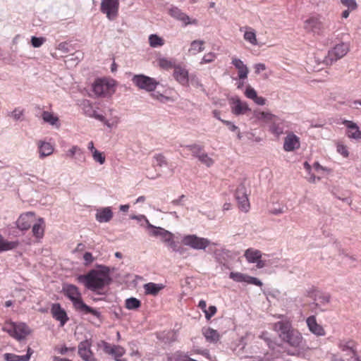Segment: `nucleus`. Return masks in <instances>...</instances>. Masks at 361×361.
I'll list each match as a JSON object with an SVG mask.
<instances>
[{"instance_id": "nucleus-1", "label": "nucleus", "mask_w": 361, "mask_h": 361, "mask_svg": "<svg viewBox=\"0 0 361 361\" xmlns=\"http://www.w3.org/2000/svg\"><path fill=\"white\" fill-rule=\"evenodd\" d=\"M78 282L92 290L97 291L108 285L111 281L109 269L103 267L101 269L90 270L87 274L79 275L77 278Z\"/></svg>"}, {"instance_id": "nucleus-2", "label": "nucleus", "mask_w": 361, "mask_h": 361, "mask_svg": "<svg viewBox=\"0 0 361 361\" xmlns=\"http://www.w3.org/2000/svg\"><path fill=\"white\" fill-rule=\"evenodd\" d=\"M61 292L72 302L73 306L76 311L85 314H91L97 318L100 317L101 314L99 312L89 307L83 302L82 294L76 286L64 283L63 284Z\"/></svg>"}, {"instance_id": "nucleus-3", "label": "nucleus", "mask_w": 361, "mask_h": 361, "mask_svg": "<svg viewBox=\"0 0 361 361\" xmlns=\"http://www.w3.org/2000/svg\"><path fill=\"white\" fill-rule=\"evenodd\" d=\"M304 29L308 33L322 36L325 31V25L322 21V16L319 13H311L304 20Z\"/></svg>"}, {"instance_id": "nucleus-4", "label": "nucleus", "mask_w": 361, "mask_h": 361, "mask_svg": "<svg viewBox=\"0 0 361 361\" xmlns=\"http://www.w3.org/2000/svg\"><path fill=\"white\" fill-rule=\"evenodd\" d=\"M92 90L97 97H111L116 91V82L108 78H98L92 85Z\"/></svg>"}, {"instance_id": "nucleus-5", "label": "nucleus", "mask_w": 361, "mask_h": 361, "mask_svg": "<svg viewBox=\"0 0 361 361\" xmlns=\"http://www.w3.org/2000/svg\"><path fill=\"white\" fill-rule=\"evenodd\" d=\"M3 331L18 341L25 339L30 334V329L25 323L6 322Z\"/></svg>"}, {"instance_id": "nucleus-6", "label": "nucleus", "mask_w": 361, "mask_h": 361, "mask_svg": "<svg viewBox=\"0 0 361 361\" xmlns=\"http://www.w3.org/2000/svg\"><path fill=\"white\" fill-rule=\"evenodd\" d=\"M349 44L345 42H341L336 44L331 49H330L327 55L324 57L323 62L326 66H331L334 62L343 58L349 51Z\"/></svg>"}, {"instance_id": "nucleus-7", "label": "nucleus", "mask_w": 361, "mask_h": 361, "mask_svg": "<svg viewBox=\"0 0 361 361\" xmlns=\"http://www.w3.org/2000/svg\"><path fill=\"white\" fill-rule=\"evenodd\" d=\"M255 117L259 121H262L266 123L270 124V130L272 133L279 136L283 133V130L279 127V123H277L279 118L274 114L269 112L258 111L254 112Z\"/></svg>"}, {"instance_id": "nucleus-8", "label": "nucleus", "mask_w": 361, "mask_h": 361, "mask_svg": "<svg viewBox=\"0 0 361 361\" xmlns=\"http://www.w3.org/2000/svg\"><path fill=\"white\" fill-rule=\"evenodd\" d=\"M182 243L194 250H204L209 245L210 241L196 235H186L183 238Z\"/></svg>"}, {"instance_id": "nucleus-9", "label": "nucleus", "mask_w": 361, "mask_h": 361, "mask_svg": "<svg viewBox=\"0 0 361 361\" xmlns=\"http://www.w3.org/2000/svg\"><path fill=\"white\" fill-rule=\"evenodd\" d=\"M132 81L139 89L145 90L148 92L154 91L159 84L155 79L142 74L135 75Z\"/></svg>"}, {"instance_id": "nucleus-10", "label": "nucleus", "mask_w": 361, "mask_h": 361, "mask_svg": "<svg viewBox=\"0 0 361 361\" xmlns=\"http://www.w3.org/2000/svg\"><path fill=\"white\" fill-rule=\"evenodd\" d=\"M119 0H102L100 11L110 20H115L118 15Z\"/></svg>"}, {"instance_id": "nucleus-11", "label": "nucleus", "mask_w": 361, "mask_h": 361, "mask_svg": "<svg viewBox=\"0 0 361 361\" xmlns=\"http://www.w3.org/2000/svg\"><path fill=\"white\" fill-rule=\"evenodd\" d=\"M310 349L302 334L298 331L295 333V356L305 357Z\"/></svg>"}, {"instance_id": "nucleus-12", "label": "nucleus", "mask_w": 361, "mask_h": 361, "mask_svg": "<svg viewBox=\"0 0 361 361\" xmlns=\"http://www.w3.org/2000/svg\"><path fill=\"white\" fill-rule=\"evenodd\" d=\"M229 104L231 105V112L235 116L245 114L250 111L247 102L241 101L237 97L231 98L229 99Z\"/></svg>"}, {"instance_id": "nucleus-13", "label": "nucleus", "mask_w": 361, "mask_h": 361, "mask_svg": "<svg viewBox=\"0 0 361 361\" xmlns=\"http://www.w3.org/2000/svg\"><path fill=\"white\" fill-rule=\"evenodd\" d=\"M36 221L35 214L29 212L21 214L16 221L17 227L21 231L28 230Z\"/></svg>"}, {"instance_id": "nucleus-14", "label": "nucleus", "mask_w": 361, "mask_h": 361, "mask_svg": "<svg viewBox=\"0 0 361 361\" xmlns=\"http://www.w3.org/2000/svg\"><path fill=\"white\" fill-rule=\"evenodd\" d=\"M342 123L346 127V135L350 139L361 142V130L357 124L352 121L343 120Z\"/></svg>"}, {"instance_id": "nucleus-15", "label": "nucleus", "mask_w": 361, "mask_h": 361, "mask_svg": "<svg viewBox=\"0 0 361 361\" xmlns=\"http://www.w3.org/2000/svg\"><path fill=\"white\" fill-rule=\"evenodd\" d=\"M235 197L238 201L239 209L244 212H248L250 205L246 193V190L243 186L237 188Z\"/></svg>"}, {"instance_id": "nucleus-16", "label": "nucleus", "mask_w": 361, "mask_h": 361, "mask_svg": "<svg viewBox=\"0 0 361 361\" xmlns=\"http://www.w3.org/2000/svg\"><path fill=\"white\" fill-rule=\"evenodd\" d=\"M306 324L309 331L316 336H324L326 331L324 327L317 323L316 316L311 315L306 320Z\"/></svg>"}, {"instance_id": "nucleus-17", "label": "nucleus", "mask_w": 361, "mask_h": 361, "mask_svg": "<svg viewBox=\"0 0 361 361\" xmlns=\"http://www.w3.org/2000/svg\"><path fill=\"white\" fill-rule=\"evenodd\" d=\"M173 76L181 85H189L188 71L185 67L176 65L173 69Z\"/></svg>"}, {"instance_id": "nucleus-18", "label": "nucleus", "mask_w": 361, "mask_h": 361, "mask_svg": "<svg viewBox=\"0 0 361 361\" xmlns=\"http://www.w3.org/2000/svg\"><path fill=\"white\" fill-rule=\"evenodd\" d=\"M51 312L52 314L53 317L60 322L61 326H64V324L68 320V317L66 311L61 307L59 303L53 304L51 309Z\"/></svg>"}, {"instance_id": "nucleus-19", "label": "nucleus", "mask_w": 361, "mask_h": 361, "mask_svg": "<svg viewBox=\"0 0 361 361\" xmlns=\"http://www.w3.org/2000/svg\"><path fill=\"white\" fill-rule=\"evenodd\" d=\"M91 347L92 341L90 339L81 341L78 344V355L83 361L94 355V353L91 350Z\"/></svg>"}, {"instance_id": "nucleus-20", "label": "nucleus", "mask_w": 361, "mask_h": 361, "mask_svg": "<svg viewBox=\"0 0 361 361\" xmlns=\"http://www.w3.org/2000/svg\"><path fill=\"white\" fill-rule=\"evenodd\" d=\"M231 63L238 70V78L240 80H245L247 78L249 69L243 61L236 57H232Z\"/></svg>"}, {"instance_id": "nucleus-21", "label": "nucleus", "mask_w": 361, "mask_h": 361, "mask_svg": "<svg viewBox=\"0 0 361 361\" xmlns=\"http://www.w3.org/2000/svg\"><path fill=\"white\" fill-rule=\"evenodd\" d=\"M45 223L42 218H39L37 221H35L32 224V234L37 238L41 239L44 234Z\"/></svg>"}, {"instance_id": "nucleus-22", "label": "nucleus", "mask_w": 361, "mask_h": 361, "mask_svg": "<svg viewBox=\"0 0 361 361\" xmlns=\"http://www.w3.org/2000/svg\"><path fill=\"white\" fill-rule=\"evenodd\" d=\"M244 30V39L252 45L257 44V39L256 36V32L254 29L251 27H242L240 28V31L243 32Z\"/></svg>"}, {"instance_id": "nucleus-23", "label": "nucleus", "mask_w": 361, "mask_h": 361, "mask_svg": "<svg viewBox=\"0 0 361 361\" xmlns=\"http://www.w3.org/2000/svg\"><path fill=\"white\" fill-rule=\"evenodd\" d=\"M32 354V350L30 348L27 349V353L25 355H18L13 353H5L4 358L6 361H29Z\"/></svg>"}, {"instance_id": "nucleus-24", "label": "nucleus", "mask_w": 361, "mask_h": 361, "mask_svg": "<svg viewBox=\"0 0 361 361\" xmlns=\"http://www.w3.org/2000/svg\"><path fill=\"white\" fill-rule=\"evenodd\" d=\"M244 257L249 263H255L256 261H259V259L262 258V252L254 248H248L245 250Z\"/></svg>"}, {"instance_id": "nucleus-25", "label": "nucleus", "mask_w": 361, "mask_h": 361, "mask_svg": "<svg viewBox=\"0 0 361 361\" xmlns=\"http://www.w3.org/2000/svg\"><path fill=\"white\" fill-rule=\"evenodd\" d=\"M113 217V213L109 207H105L97 211L96 214V219L100 222H108Z\"/></svg>"}, {"instance_id": "nucleus-26", "label": "nucleus", "mask_w": 361, "mask_h": 361, "mask_svg": "<svg viewBox=\"0 0 361 361\" xmlns=\"http://www.w3.org/2000/svg\"><path fill=\"white\" fill-rule=\"evenodd\" d=\"M39 152L41 158L51 155L54 152L53 146L46 142L39 141L38 142Z\"/></svg>"}, {"instance_id": "nucleus-27", "label": "nucleus", "mask_w": 361, "mask_h": 361, "mask_svg": "<svg viewBox=\"0 0 361 361\" xmlns=\"http://www.w3.org/2000/svg\"><path fill=\"white\" fill-rule=\"evenodd\" d=\"M164 288V286L163 284L152 282L144 285L145 293L152 295H157Z\"/></svg>"}, {"instance_id": "nucleus-28", "label": "nucleus", "mask_w": 361, "mask_h": 361, "mask_svg": "<svg viewBox=\"0 0 361 361\" xmlns=\"http://www.w3.org/2000/svg\"><path fill=\"white\" fill-rule=\"evenodd\" d=\"M18 241H8L0 234V253L11 250L16 248L18 246Z\"/></svg>"}, {"instance_id": "nucleus-29", "label": "nucleus", "mask_w": 361, "mask_h": 361, "mask_svg": "<svg viewBox=\"0 0 361 361\" xmlns=\"http://www.w3.org/2000/svg\"><path fill=\"white\" fill-rule=\"evenodd\" d=\"M152 227V235L154 236H161L164 241L170 242L173 239V235L170 232L161 228Z\"/></svg>"}, {"instance_id": "nucleus-30", "label": "nucleus", "mask_w": 361, "mask_h": 361, "mask_svg": "<svg viewBox=\"0 0 361 361\" xmlns=\"http://www.w3.org/2000/svg\"><path fill=\"white\" fill-rule=\"evenodd\" d=\"M353 343V341L352 340H340L338 343V346L343 352L350 351L352 353L353 356H355L356 350L354 348Z\"/></svg>"}, {"instance_id": "nucleus-31", "label": "nucleus", "mask_w": 361, "mask_h": 361, "mask_svg": "<svg viewBox=\"0 0 361 361\" xmlns=\"http://www.w3.org/2000/svg\"><path fill=\"white\" fill-rule=\"evenodd\" d=\"M126 350L121 345H113L109 355L114 357L116 361H126L121 357L125 354Z\"/></svg>"}, {"instance_id": "nucleus-32", "label": "nucleus", "mask_w": 361, "mask_h": 361, "mask_svg": "<svg viewBox=\"0 0 361 361\" xmlns=\"http://www.w3.org/2000/svg\"><path fill=\"white\" fill-rule=\"evenodd\" d=\"M204 42L203 40H194L190 43L188 52L191 55H196L204 50Z\"/></svg>"}, {"instance_id": "nucleus-33", "label": "nucleus", "mask_w": 361, "mask_h": 361, "mask_svg": "<svg viewBox=\"0 0 361 361\" xmlns=\"http://www.w3.org/2000/svg\"><path fill=\"white\" fill-rule=\"evenodd\" d=\"M314 300L317 301L313 303L316 307L325 306L330 302L331 295L327 293H321L316 296Z\"/></svg>"}, {"instance_id": "nucleus-34", "label": "nucleus", "mask_w": 361, "mask_h": 361, "mask_svg": "<svg viewBox=\"0 0 361 361\" xmlns=\"http://www.w3.org/2000/svg\"><path fill=\"white\" fill-rule=\"evenodd\" d=\"M157 61L159 67L164 70L174 69L175 66H176L174 61L168 58L160 57L157 59Z\"/></svg>"}, {"instance_id": "nucleus-35", "label": "nucleus", "mask_w": 361, "mask_h": 361, "mask_svg": "<svg viewBox=\"0 0 361 361\" xmlns=\"http://www.w3.org/2000/svg\"><path fill=\"white\" fill-rule=\"evenodd\" d=\"M203 334L207 341L216 343L220 338V335L216 330L212 328H207L204 330Z\"/></svg>"}, {"instance_id": "nucleus-36", "label": "nucleus", "mask_w": 361, "mask_h": 361, "mask_svg": "<svg viewBox=\"0 0 361 361\" xmlns=\"http://www.w3.org/2000/svg\"><path fill=\"white\" fill-rule=\"evenodd\" d=\"M42 119L44 122L49 123L51 126H59V118L54 116L53 113L44 111L42 114Z\"/></svg>"}, {"instance_id": "nucleus-37", "label": "nucleus", "mask_w": 361, "mask_h": 361, "mask_svg": "<svg viewBox=\"0 0 361 361\" xmlns=\"http://www.w3.org/2000/svg\"><path fill=\"white\" fill-rule=\"evenodd\" d=\"M280 329H281V333L280 334V337L281 339L290 345H293V333L290 331H286V328L283 326L282 324H279Z\"/></svg>"}, {"instance_id": "nucleus-38", "label": "nucleus", "mask_w": 361, "mask_h": 361, "mask_svg": "<svg viewBox=\"0 0 361 361\" xmlns=\"http://www.w3.org/2000/svg\"><path fill=\"white\" fill-rule=\"evenodd\" d=\"M149 43L152 47H161L164 44V40L159 36L152 34L149 36Z\"/></svg>"}, {"instance_id": "nucleus-39", "label": "nucleus", "mask_w": 361, "mask_h": 361, "mask_svg": "<svg viewBox=\"0 0 361 361\" xmlns=\"http://www.w3.org/2000/svg\"><path fill=\"white\" fill-rule=\"evenodd\" d=\"M303 167L305 169L307 176L306 178L309 182L314 183L316 180H319V177H316V176L312 173V166L309 164L307 161H305L303 163Z\"/></svg>"}, {"instance_id": "nucleus-40", "label": "nucleus", "mask_w": 361, "mask_h": 361, "mask_svg": "<svg viewBox=\"0 0 361 361\" xmlns=\"http://www.w3.org/2000/svg\"><path fill=\"white\" fill-rule=\"evenodd\" d=\"M141 302L135 298H130L126 300V307L128 310H135L140 307Z\"/></svg>"}, {"instance_id": "nucleus-41", "label": "nucleus", "mask_w": 361, "mask_h": 361, "mask_svg": "<svg viewBox=\"0 0 361 361\" xmlns=\"http://www.w3.org/2000/svg\"><path fill=\"white\" fill-rule=\"evenodd\" d=\"M153 158L154 159V166L161 167L163 166L167 165L166 159L163 154H155Z\"/></svg>"}, {"instance_id": "nucleus-42", "label": "nucleus", "mask_w": 361, "mask_h": 361, "mask_svg": "<svg viewBox=\"0 0 361 361\" xmlns=\"http://www.w3.org/2000/svg\"><path fill=\"white\" fill-rule=\"evenodd\" d=\"M112 345L111 344L107 343L106 341H99L97 343V346L98 348H101L103 350V351L107 354V355H109L110 352H111V349L112 348Z\"/></svg>"}, {"instance_id": "nucleus-43", "label": "nucleus", "mask_w": 361, "mask_h": 361, "mask_svg": "<svg viewBox=\"0 0 361 361\" xmlns=\"http://www.w3.org/2000/svg\"><path fill=\"white\" fill-rule=\"evenodd\" d=\"M185 147L190 150L192 155L196 157H198V156H200L201 154L200 152H202L203 147L200 145H187L185 146Z\"/></svg>"}, {"instance_id": "nucleus-44", "label": "nucleus", "mask_w": 361, "mask_h": 361, "mask_svg": "<svg viewBox=\"0 0 361 361\" xmlns=\"http://www.w3.org/2000/svg\"><path fill=\"white\" fill-rule=\"evenodd\" d=\"M246 276L240 272H231L229 274V277L236 282H245Z\"/></svg>"}, {"instance_id": "nucleus-45", "label": "nucleus", "mask_w": 361, "mask_h": 361, "mask_svg": "<svg viewBox=\"0 0 361 361\" xmlns=\"http://www.w3.org/2000/svg\"><path fill=\"white\" fill-rule=\"evenodd\" d=\"M188 357L181 352H176L169 358V361H187Z\"/></svg>"}, {"instance_id": "nucleus-46", "label": "nucleus", "mask_w": 361, "mask_h": 361, "mask_svg": "<svg viewBox=\"0 0 361 361\" xmlns=\"http://www.w3.org/2000/svg\"><path fill=\"white\" fill-rule=\"evenodd\" d=\"M197 158L202 163L204 164L207 166H211L214 164L213 159L210 158L206 153H201V154L198 156Z\"/></svg>"}, {"instance_id": "nucleus-47", "label": "nucleus", "mask_w": 361, "mask_h": 361, "mask_svg": "<svg viewBox=\"0 0 361 361\" xmlns=\"http://www.w3.org/2000/svg\"><path fill=\"white\" fill-rule=\"evenodd\" d=\"M284 149L286 151H292L293 150V135L289 134L286 138L284 142Z\"/></svg>"}, {"instance_id": "nucleus-48", "label": "nucleus", "mask_w": 361, "mask_h": 361, "mask_svg": "<svg viewBox=\"0 0 361 361\" xmlns=\"http://www.w3.org/2000/svg\"><path fill=\"white\" fill-rule=\"evenodd\" d=\"M24 109L16 108L13 111L8 114V116L12 117L15 120H18L23 115Z\"/></svg>"}, {"instance_id": "nucleus-49", "label": "nucleus", "mask_w": 361, "mask_h": 361, "mask_svg": "<svg viewBox=\"0 0 361 361\" xmlns=\"http://www.w3.org/2000/svg\"><path fill=\"white\" fill-rule=\"evenodd\" d=\"M216 57V56L214 53L209 52V53L204 54V56H203V58L202 59V60L200 61V63L204 64V63H209L213 62L215 60Z\"/></svg>"}, {"instance_id": "nucleus-50", "label": "nucleus", "mask_w": 361, "mask_h": 361, "mask_svg": "<svg viewBox=\"0 0 361 361\" xmlns=\"http://www.w3.org/2000/svg\"><path fill=\"white\" fill-rule=\"evenodd\" d=\"M337 152L343 157L347 158L349 156V152L347 146L343 144L338 143L336 146Z\"/></svg>"}, {"instance_id": "nucleus-51", "label": "nucleus", "mask_w": 361, "mask_h": 361, "mask_svg": "<svg viewBox=\"0 0 361 361\" xmlns=\"http://www.w3.org/2000/svg\"><path fill=\"white\" fill-rule=\"evenodd\" d=\"M341 3L350 10H356L357 4L355 0H341Z\"/></svg>"}, {"instance_id": "nucleus-52", "label": "nucleus", "mask_w": 361, "mask_h": 361, "mask_svg": "<svg viewBox=\"0 0 361 361\" xmlns=\"http://www.w3.org/2000/svg\"><path fill=\"white\" fill-rule=\"evenodd\" d=\"M92 157L94 160L97 162H99L100 164H103L105 162V156L102 152H100L98 150L94 151Z\"/></svg>"}, {"instance_id": "nucleus-53", "label": "nucleus", "mask_w": 361, "mask_h": 361, "mask_svg": "<svg viewBox=\"0 0 361 361\" xmlns=\"http://www.w3.org/2000/svg\"><path fill=\"white\" fill-rule=\"evenodd\" d=\"M45 41L46 39L44 37H32L31 39L32 45L35 48L41 47Z\"/></svg>"}, {"instance_id": "nucleus-54", "label": "nucleus", "mask_w": 361, "mask_h": 361, "mask_svg": "<svg viewBox=\"0 0 361 361\" xmlns=\"http://www.w3.org/2000/svg\"><path fill=\"white\" fill-rule=\"evenodd\" d=\"M245 95L246 97L253 100L255 97H257V94L254 88L248 86L245 91Z\"/></svg>"}, {"instance_id": "nucleus-55", "label": "nucleus", "mask_w": 361, "mask_h": 361, "mask_svg": "<svg viewBox=\"0 0 361 361\" xmlns=\"http://www.w3.org/2000/svg\"><path fill=\"white\" fill-rule=\"evenodd\" d=\"M247 283L253 284L257 286H262V283L257 279L253 276H246L245 281Z\"/></svg>"}, {"instance_id": "nucleus-56", "label": "nucleus", "mask_w": 361, "mask_h": 361, "mask_svg": "<svg viewBox=\"0 0 361 361\" xmlns=\"http://www.w3.org/2000/svg\"><path fill=\"white\" fill-rule=\"evenodd\" d=\"M178 20L183 22L185 25L189 24H197V20L194 19L190 21V17L185 13H183V14L180 17Z\"/></svg>"}, {"instance_id": "nucleus-57", "label": "nucleus", "mask_w": 361, "mask_h": 361, "mask_svg": "<svg viewBox=\"0 0 361 361\" xmlns=\"http://www.w3.org/2000/svg\"><path fill=\"white\" fill-rule=\"evenodd\" d=\"M317 293L318 291L317 290V288L314 286H312L311 287L308 288V289L306 290L307 295L311 298H313L314 300L318 295Z\"/></svg>"}, {"instance_id": "nucleus-58", "label": "nucleus", "mask_w": 361, "mask_h": 361, "mask_svg": "<svg viewBox=\"0 0 361 361\" xmlns=\"http://www.w3.org/2000/svg\"><path fill=\"white\" fill-rule=\"evenodd\" d=\"M169 13L172 17H173L178 20L183 14V13L178 8H171L169 11Z\"/></svg>"}, {"instance_id": "nucleus-59", "label": "nucleus", "mask_w": 361, "mask_h": 361, "mask_svg": "<svg viewBox=\"0 0 361 361\" xmlns=\"http://www.w3.org/2000/svg\"><path fill=\"white\" fill-rule=\"evenodd\" d=\"M217 309L215 306H209L208 310L204 312L205 317L207 319H209L212 317H213L216 313Z\"/></svg>"}, {"instance_id": "nucleus-60", "label": "nucleus", "mask_w": 361, "mask_h": 361, "mask_svg": "<svg viewBox=\"0 0 361 361\" xmlns=\"http://www.w3.org/2000/svg\"><path fill=\"white\" fill-rule=\"evenodd\" d=\"M83 259L85 260V264L86 265L91 264L94 261V257L90 252H85L83 255Z\"/></svg>"}, {"instance_id": "nucleus-61", "label": "nucleus", "mask_w": 361, "mask_h": 361, "mask_svg": "<svg viewBox=\"0 0 361 361\" xmlns=\"http://www.w3.org/2000/svg\"><path fill=\"white\" fill-rule=\"evenodd\" d=\"M80 151V149L78 146H73L67 152H66V157H69L73 158L74 155L78 152Z\"/></svg>"}, {"instance_id": "nucleus-62", "label": "nucleus", "mask_w": 361, "mask_h": 361, "mask_svg": "<svg viewBox=\"0 0 361 361\" xmlns=\"http://www.w3.org/2000/svg\"><path fill=\"white\" fill-rule=\"evenodd\" d=\"M56 350L58 351L59 353L61 355H65L67 353L68 351H74L75 348H67L66 346H63L61 348H56Z\"/></svg>"}, {"instance_id": "nucleus-63", "label": "nucleus", "mask_w": 361, "mask_h": 361, "mask_svg": "<svg viewBox=\"0 0 361 361\" xmlns=\"http://www.w3.org/2000/svg\"><path fill=\"white\" fill-rule=\"evenodd\" d=\"M221 121L226 125L231 131H235L238 129V127L229 121L221 120Z\"/></svg>"}, {"instance_id": "nucleus-64", "label": "nucleus", "mask_w": 361, "mask_h": 361, "mask_svg": "<svg viewBox=\"0 0 361 361\" xmlns=\"http://www.w3.org/2000/svg\"><path fill=\"white\" fill-rule=\"evenodd\" d=\"M266 69V66L264 63H257L255 66V72L257 74L260 73L262 71H264Z\"/></svg>"}]
</instances>
